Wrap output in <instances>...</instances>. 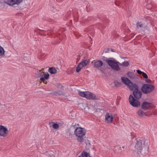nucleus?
Instances as JSON below:
<instances>
[{
    "instance_id": "f257e3e1",
    "label": "nucleus",
    "mask_w": 157,
    "mask_h": 157,
    "mask_svg": "<svg viewBox=\"0 0 157 157\" xmlns=\"http://www.w3.org/2000/svg\"><path fill=\"white\" fill-rule=\"evenodd\" d=\"M121 79L122 82L127 85L129 89L133 91L132 94H132L130 95L129 97V101L130 104L132 106L137 107L140 105V101L137 100L140 99L141 97L142 92L139 89V86L136 83H133L130 80L127 78L122 77Z\"/></svg>"
},
{
    "instance_id": "f03ea898",
    "label": "nucleus",
    "mask_w": 157,
    "mask_h": 157,
    "mask_svg": "<svg viewBox=\"0 0 157 157\" xmlns=\"http://www.w3.org/2000/svg\"><path fill=\"white\" fill-rule=\"evenodd\" d=\"M85 129L84 128L78 127L74 131L75 134L77 137V140L78 142L82 143L84 140L85 135Z\"/></svg>"
},
{
    "instance_id": "7ed1b4c3",
    "label": "nucleus",
    "mask_w": 157,
    "mask_h": 157,
    "mask_svg": "<svg viewBox=\"0 0 157 157\" xmlns=\"http://www.w3.org/2000/svg\"><path fill=\"white\" fill-rule=\"evenodd\" d=\"M136 143L134 147V150L139 155H142L143 149L144 146V142L138 138L136 140Z\"/></svg>"
},
{
    "instance_id": "20e7f679",
    "label": "nucleus",
    "mask_w": 157,
    "mask_h": 157,
    "mask_svg": "<svg viewBox=\"0 0 157 157\" xmlns=\"http://www.w3.org/2000/svg\"><path fill=\"white\" fill-rule=\"evenodd\" d=\"M23 0H2L0 1V6L2 7H5L6 5L13 6L15 4L18 5Z\"/></svg>"
},
{
    "instance_id": "39448f33",
    "label": "nucleus",
    "mask_w": 157,
    "mask_h": 157,
    "mask_svg": "<svg viewBox=\"0 0 157 157\" xmlns=\"http://www.w3.org/2000/svg\"><path fill=\"white\" fill-rule=\"evenodd\" d=\"M155 86L152 85L144 84L141 88V90L144 93L147 94L154 90Z\"/></svg>"
},
{
    "instance_id": "423d86ee",
    "label": "nucleus",
    "mask_w": 157,
    "mask_h": 157,
    "mask_svg": "<svg viewBox=\"0 0 157 157\" xmlns=\"http://www.w3.org/2000/svg\"><path fill=\"white\" fill-rule=\"evenodd\" d=\"M110 60L109 59V65L113 70L118 71L120 70V68L118 64V62L116 60Z\"/></svg>"
},
{
    "instance_id": "0eeeda50",
    "label": "nucleus",
    "mask_w": 157,
    "mask_h": 157,
    "mask_svg": "<svg viewBox=\"0 0 157 157\" xmlns=\"http://www.w3.org/2000/svg\"><path fill=\"white\" fill-rule=\"evenodd\" d=\"M88 63V61L86 59H85L80 63L76 67V72H79L83 67L86 66Z\"/></svg>"
},
{
    "instance_id": "6e6552de",
    "label": "nucleus",
    "mask_w": 157,
    "mask_h": 157,
    "mask_svg": "<svg viewBox=\"0 0 157 157\" xmlns=\"http://www.w3.org/2000/svg\"><path fill=\"white\" fill-rule=\"evenodd\" d=\"M87 94L86 98L87 99L95 100L99 99L98 97L95 94L89 91H88Z\"/></svg>"
},
{
    "instance_id": "1a4fd4ad",
    "label": "nucleus",
    "mask_w": 157,
    "mask_h": 157,
    "mask_svg": "<svg viewBox=\"0 0 157 157\" xmlns=\"http://www.w3.org/2000/svg\"><path fill=\"white\" fill-rule=\"evenodd\" d=\"M8 130L7 129L3 126H0V135L5 136L8 134Z\"/></svg>"
},
{
    "instance_id": "9d476101",
    "label": "nucleus",
    "mask_w": 157,
    "mask_h": 157,
    "mask_svg": "<svg viewBox=\"0 0 157 157\" xmlns=\"http://www.w3.org/2000/svg\"><path fill=\"white\" fill-rule=\"evenodd\" d=\"M152 105L151 103H150L146 101L144 102L141 105L142 108L144 110H147L149 109Z\"/></svg>"
},
{
    "instance_id": "9b49d317",
    "label": "nucleus",
    "mask_w": 157,
    "mask_h": 157,
    "mask_svg": "<svg viewBox=\"0 0 157 157\" xmlns=\"http://www.w3.org/2000/svg\"><path fill=\"white\" fill-rule=\"evenodd\" d=\"M105 63H103L101 60H98L95 62L94 67L97 68H99L101 66H105Z\"/></svg>"
},
{
    "instance_id": "f8f14e48",
    "label": "nucleus",
    "mask_w": 157,
    "mask_h": 157,
    "mask_svg": "<svg viewBox=\"0 0 157 157\" xmlns=\"http://www.w3.org/2000/svg\"><path fill=\"white\" fill-rule=\"evenodd\" d=\"M49 75L48 72L45 73L43 77L40 78V80L44 83L47 84V82L45 80L46 79H48L49 78Z\"/></svg>"
},
{
    "instance_id": "ddd939ff",
    "label": "nucleus",
    "mask_w": 157,
    "mask_h": 157,
    "mask_svg": "<svg viewBox=\"0 0 157 157\" xmlns=\"http://www.w3.org/2000/svg\"><path fill=\"white\" fill-rule=\"evenodd\" d=\"M59 90L58 91H54L52 93H51V94H52L54 95H55L56 96H57L58 95H63V89Z\"/></svg>"
},
{
    "instance_id": "4468645a",
    "label": "nucleus",
    "mask_w": 157,
    "mask_h": 157,
    "mask_svg": "<svg viewBox=\"0 0 157 157\" xmlns=\"http://www.w3.org/2000/svg\"><path fill=\"white\" fill-rule=\"evenodd\" d=\"M136 26L137 29L141 28H143L144 29H147V25H144L143 24L139 21L137 22L136 24Z\"/></svg>"
},
{
    "instance_id": "2eb2a0df",
    "label": "nucleus",
    "mask_w": 157,
    "mask_h": 157,
    "mask_svg": "<svg viewBox=\"0 0 157 157\" xmlns=\"http://www.w3.org/2000/svg\"><path fill=\"white\" fill-rule=\"evenodd\" d=\"M127 74L131 79L132 78L138 79V78L132 72H128L127 73Z\"/></svg>"
},
{
    "instance_id": "dca6fc26",
    "label": "nucleus",
    "mask_w": 157,
    "mask_h": 157,
    "mask_svg": "<svg viewBox=\"0 0 157 157\" xmlns=\"http://www.w3.org/2000/svg\"><path fill=\"white\" fill-rule=\"evenodd\" d=\"M137 114L139 116L141 117H143L146 116L145 113L141 109L139 110L137 112Z\"/></svg>"
},
{
    "instance_id": "f3484780",
    "label": "nucleus",
    "mask_w": 157,
    "mask_h": 157,
    "mask_svg": "<svg viewBox=\"0 0 157 157\" xmlns=\"http://www.w3.org/2000/svg\"><path fill=\"white\" fill-rule=\"evenodd\" d=\"M48 71L51 74H55L57 72V70L55 67H52L49 68Z\"/></svg>"
},
{
    "instance_id": "a211bd4d",
    "label": "nucleus",
    "mask_w": 157,
    "mask_h": 157,
    "mask_svg": "<svg viewBox=\"0 0 157 157\" xmlns=\"http://www.w3.org/2000/svg\"><path fill=\"white\" fill-rule=\"evenodd\" d=\"M88 91L82 92L80 91H78V94L82 97L86 98L87 93Z\"/></svg>"
},
{
    "instance_id": "6ab92c4d",
    "label": "nucleus",
    "mask_w": 157,
    "mask_h": 157,
    "mask_svg": "<svg viewBox=\"0 0 157 157\" xmlns=\"http://www.w3.org/2000/svg\"><path fill=\"white\" fill-rule=\"evenodd\" d=\"M78 157H90V156L87 152L83 151L80 155Z\"/></svg>"
},
{
    "instance_id": "aec40b11",
    "label": "nucleus",
    "mask_w": 157,
    "mask_h": 157,
    "mask_svg": "<svg viewBox=\"0 0 157 157\" xmlns=\"http://www.w3.org/2000/svg\"><path fill=\"white\" fill-rule=\"evenodd\" d=\"M108 49H105L102 53V57L105 58V57L108 58Z\"/></svg>"
},
{
    "instance_id": "412c9836",
    "label": "nucleus",
    "mask_w": 157,
    "mask_h": 157,
    "mask_svg": "<svg viewBox=\"0 0 157 157\" xmlns=\"http://www.w3.org/2000/svg\"><path fill=\"white\" fill-rule=\"evenodd\" d=\"M114 116H113L112 114H109V124L112 122Z\"/></svg>"
},
{
    "instance_id": "4be33fe9",
    "label": "nucleus",
    "mask_w": 157,
    "mask_h": 157,
    "mask_svg": "<svg viewBox=\"0 0 157 157\" xmlns=\"http://www.w3.org/2000/svg\"><path fill=\"white\" fill-rule=\"evenodd\" d=\"M38 77H40V78L43 77L45 73L44 72H41L40 70L38 71Z\"/></svg>"
},
{
    "instance_id": "5701e85b",
    "label": "nucleus",
    "mask_w": 157,
    "mask_h": 157,
    "mask_svg": "<svg viewBox=\"0 0 157 157\" xmlns=\"http://www.w3.org/2000/svg\"><path fill=\"white\" fill-rule=\"evenodd\" d=\"M4 49L0 46V56H3L4 55Z\"/></svg>"
},
{
    "instance_id": "b1692460",
    "label": "nucleus",
    "mask_w": 157,
    "mask_h": 157,
    "mask_svg": "<svg viewBox=\"0 0 157 157\" xmlns=\"http://www.w3.org/2000/svg\"><path fill=\"white\" fill-rule=\"evenodd\" d=\"M59 124H58L57 123H54L53 124L52 127L55 129H58L59 127Z\"/></svg>"
},
{
    "instance_id": "393cba45",
    "label": "nucleus",
    "mask_w": 157,
    "mask_h": 157,
    "mask_svg": "<svg viewBox=\"0 0 157 157\" xmlns=\"http://www.w3.org/2000/svg\"><path fill=\"white\" fill-rule=\"evenodd\" d=\"M56 86L58 89H63V87L61 84L60 83H57L56 85Z\"/></svg>"
},
{
    "instance_id": "a878e982",
    "label": "nucleus",
    "mask_w": 157,
    "mask_h": 157,
    "mask_svg": "<svg viewBox=\"0 0 157 157\" xmlns=\"http://www.w3.org/2000/svg\"><path fill=\"white\" fill-rule=\"evenodd\" d=\"M115 85L116 86L118 87L121 85L120 83L119 82L117 81H114V82Z\"/></svg>"
},
{
    "instance_id": "bb28decb",
    "label": "nucleus",
    "mask_w": 157,
    "mask_h": 157,
    "mask_svg": "<svg viewBox=\"0 0 157 157\" xmlns=\"http://www.w3.org/2000/svg\"><path fill=\"white\" fill-rule=\"evenodd\" d=\"M103 62H105L107 64H108V58L105 57V58L104 57H102V58Z\"/></svg>"
},
{
    "instance_id": "cd10ccee",
    "label": "nucleus",
    "mask_w": 157,
    "mask_h": 157,
    "mask_svg": "<svg viewBox=\"0 0 157 157\" xmlns=\"http://www.w3.org/2000/svg\"><path fill=\"white\" fill-rule=\"evenodd\" d=\"M142 75L144 78H148V76L146 73L143 72L142 74Z\"/></svg>"
},
{
    "instance_id": "c85d7f7f",
    "label": "nucleus",
    "mask_w": 157,
    "mask_h": 157,
    "mask_svg": "<svg viewBox=\"0 0 157 157\" xmlns=\"http://www.w3.org/2000/svg\"><path fill=\"white\" fill-rule=\"evenodd\" d=\"M123 65L127 67L129 64V63L127 61H124L123 63Z\"/></svg>"
},
{
    "instance_id": "c756f323",
    "label": "nucleus",
    "mask_w": 157,
    "mask_h": 157,
    "mask_svg": "<svg viewBox=\"0 0 157 157\" xmlns=\"http://www.w3.org/2000/svg\"><path fill=\"white\" fill-rule=\"evenodd\" d=\"M105 121L107 123H108V113H106V116H105Z\"/></svg>"
},
{
    "instance_id": "7c9ffc66",
    "label": "nucleus",
    "mask_w": 157,
    "mask_h": 157,
    "mask_svg": "<svg viewBox=\"0 0 157 157\" xmlns=\"http://www.w3.org/2000/svg\"><path fill=\"white\" fill-rule=\"evenodd\" d=\"M71 134L69 132H67L66 133V137L67 138H70V135H71Z\"/></svg>"
},
{
    "instance_id": "2f4dec72",
    "label": "nucleus",
    "mask_w": 157,
    "mask_h": 157,
    "mask_svg": "<svg viewBox=\"0 0 157 157\" xmlns=\"http://www.w3.org/2000/svg\"><path fill=\"white\" fill-rule=\"evenodd\" d=\"M137 72L139 74H142L143 72H142L140 70H137Z\"/></svg>"
},
{
    "instance_id": "473e14b6",
    "label": "nucleus",
    "mask_w": 157,
    "mask_h": 157,
    "mask_svg": "<svg viewBox=\"0 0 157 157\" xmlns=\"http://www.w3.org/2000/svg\"><path fill=\"white\" fill-rule=\"evenodd\" d=\"M145 81L147 83H150L151 82V80L149 78H146Z\"/></svg>"
},
{
    "instance_id": "72a5a7b5",
    "label": "nucleus",
    "mask_w": 157,
    "mask_h": 157,
    "mask_svg": "<svg viewBox=\"0 0 157 157\" xmlns=\"http://www.w3.org/2000/svg\"><path fill=\"white\" fill-rule=\"evenodd\" d=\"M54 124V122H50L49 123V125L50 127H52L53 124Z\"/></svg>"
},
{
    "instance_id": "f704fd0d",
    "label": "nucleus",
    "mask_w": 157,
    "mask_h": 157,
    "mask_svg": "<svg viewBox=\"0 0 157 157\" xmlns=\"http://www.w3.org/2000/svg\"><path fill=\"white\" fill-rule=\"evenodd\" d=\"M4 106L6 108H10V106L9 104H7L6 105H4Z\"/></svg>"
},
{
    "instance_id": "c9c22d12",
    "label": "nucleus",
    "mask_w": 157,
    "mask_h": 157,
    "mask_svg": "<svg viewBox=\"0 0 157 157\" xmlns=\"http://www.w3.org/2000/svg\"><path fill=\"white\" fill-rule=\"evenodd\" d=\"M153 114L155 115H157V111H155L154 112Z\"/></svg>"
},
{
    "instance_id": "e433bc0d",
    "label": "nucleus",
    "mask_w": 157,
    "mask_h": 157,
    "mask_svg": "<svg viewBox=\"0 0 157 157\" xmlns=\"http://www.w3.org/2000/svg\"><path fill=\"white\" fill-rule=\"evenodd\" d=\"M110 50L112 52H115V51H113V49L112 48H111Z\"/></svg>"
},
{
    "instance_id": "4c0bfd02",
    "label": "nucleus",
    "mask_w": 157,
    "mask_h": 157,
    "mask_svg": "<svg viewBox=\"0 0 157 157\" xmlns=\"http://www.w3.org/2000/svg\"><path fill=\"white\" fill-rule=\"evenodd\" d=\"M124 147H125V146H124V145L122 147V148L123 149H124Z\"/></svg>"
},
{
    "instance_id": "58836bf2",
    "label": "nucleus",
    "mask_w": 157,
    "mask_h": 157,
    "mask_svg": "<svg viewBox=\"0 0 157 157\" xmlns=\"http://www.w3.org/2000/svg\"><path fill=\"white\" fill-rule=\"evenodd\" d=\"M115 4H116V5H117V6H119V5H117V3H116V2H115Z\"/></svg>"
},
{
    "instance_id": "ea45409f",
    "label": "nucleus",
    "mask_w": 157,
    "mask_h": 157,
    "mask_svg": "<svg viewBox=\"0 0 157 157\" xmlns=\"http://www.w3.org/2000/svg\"><path fill=\"white\" fill-rule=\"evenodd\" d=\"M119 148H120V149L121 150H122V149L121 148V147H119Z\"/></svg>"
},
{
    "instance_id": "a19ab883",
    "label": "nucleus",
    "mask_w": 157,
    "mask_h": 157,
    "mask_svg": "<svg viewBox=\"0 0 157 157\" xmlns=\"http://www.w3.org/2000/svg\"><path fill=\"white\" fill-rule=\"evenodd\" d=\"M88 146H90V143H89V144H88Z\"/></svg>"
},
{
    "instance_id": "79ce46f5",
    "label": "nucleus",
    "mask_w": 157,
    "mask_h": 157,
    "mask_svg": "<svg viewBox=\"0 0 157 157\" xmlns=\"http://www.w3.org/2000/svg\"><path fill=\"white\" fill-rule=\"evenodd\" d=\"M90 39L91 40L92 39H91V37L90 36Z\"/></svg>"
},
{
    "instance_id": "37998d69",
    "label": "nucleus",
    "mask_w": 157,
    "mask_h": 157,
    "mask_svg": "<svg viewBox=\"0 0 157 157\" xmlns=\"http://www.w3.org/2000/svg\"><path fill=\"white\" fill-rule=\"evenodd\" d=\"M108 51H109V48Z\"/></svg>"
}]
</instances>
